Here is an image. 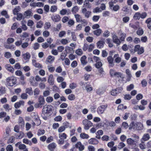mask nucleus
<instances>
[{
  "label": "nucleus",
  "mask_w": 151,
  "mask_h": 151,
  "mask_svg": "<svg viewBox=\"0 0 151 151\" xmlns=\"http://www.w3.org/2000/svg\"><path fill=\"white\" fill-rule=\"evenodd\" d=\"M29 82L31 85L33 86H36L38 85V83L35 80L34 77L33 76L30 77Z\"/></svg>",
  "instance_id": "obj_14"
},
{
  "label": "nucleus",
  "mask_w": 151,
  "mask_h": 151,
  "mask_svg": "<svg viewBox=\"0 0 151 151\" xmlns=\"http://www.w3.org/2000/svg\"><path fill=\"white\" fill-rule=\"evenodd\" d=\"M143 31L141 28H139L137 31L136 33L139 35L141 36L143 34Z\"/></svg>",
  "instance_id": "obj_51"
},
{
  "label": "nucleus",
  "mask_w": 151,
  "mask_h": 151,
  "mask_svg": "<svg viewBox=\"0 0 151 151\" xmlns=\"http://www.w3.org/2000/svg\"><path fill=\"white\" fill-rule=\"evenodd\" d=\"M32 64L36 68H42L43 67V66L41 64L37 62L36 60H32Z\"/></svg>",
  "instance_id": "obj_15"
},
{
  "label": "nucleus",
  "mask_w": 151,
  "mask_h": 151,
  "mask_svg": "<svg viewBox=\"0 0 151 151\" xmlns=\"http://www.w3.org/2000/svg\"><path fill=\"white\" fill-rule=\"evenodd\" d=\"M83 125L84 128L86 130H88L90 127L93 125V123L87 119H84L83 121Z\"/></svg>",
  "instance_id": "obj_3"
},
{
  "label": "nucleus",
  "mask_w": 151,
  "mask_h": 151,
  "mask_svg": "<svg viewBox=\"0 0 151 151\" xmlns=\"http://www.w3.org/2000/svg\"><path fill=\"white\" fill-rule=\"evenodd\" d=\"M54 78L53 75L52 74L50 75L48 78V82L50 84L52 85L54 84Z\"/></svg>",
  "instance_id": "obj_19"
},
{
  "label": "nucleus",
  "mask_w": 151,
  "mask_h": 151,
  "mask_svg": "<svg viewBox=\"0 0 151 151\" xmlns=\"http://www.w3.org/2000/svg\"><path fill=\"white\" fill-rule=\"evenodd\" d=\"M16 78L13 76L8 77L6 79V85L8 86H12L16 84Z\"/></svg>",
  "instance_id": "obj_1"
},
{
  "label": "nucleus",
  "mask_w": 151,
  "mask_h": 151,
  "mask_svg": "<svg viewBox=\"0 0 151 151\" xmlns=\"http://www.w3.org/2000/svg\"><path fill=\"white\" fill-rule=\"evenodd\" d=\"M67 127L64 126H62L60 127L58 129V131L59 133L62 132L64 131L66 128H67Z\"/></svg>",
  "instance_id": "obj_49"
},
{
  "label": "nucleus",
  "mask_w": 151,
  "mask_h": 151,
  "mask_svg": "<svg viewBox=\"0 0 151 151\" xmlns=\"http://www.w3.org/2000/svg\"><path fill=\"white\" fill-rule=\"evenodd\" d=\"M75 17L76 22H80L81 19V16L78 14H76L75 15Z\"/></svg>",
  "instance_id": "obj_43"
},
{
  "label": "nucleus",
  "mask_w": 151,
  "mask_h": 151,
  "mask_svg": "<svg viewBox=\"0 0 151 151\" xmlns=\"http://www.w3.org/2000/svg\"><path fill=\"white\" fill-rule=\"evenodd\" d=\"M51 26V24L50 22H46L45 24L44 28L46 29H49Z\"/></svg>",
  "instance_id": "obj_55"
},
{
  "label": "nucleus",
  "mask_w": 151,
  "mask_h": 151,
  "mask_svg": "<svg viewBox=\"0 0 151 151\" xmlns=\"http://www.w3.org/2000/svg\"><path fill=\"white\" fill-rule=\"evenodd\" d=\"M33 118L35 120V121L37 122V123H36L37 126H38L40 124H41V121L39 118L38 115L37 113H33Z\"/></svg>",
  "instance_id": "obj_9"
},
{
  "label": "nucleus",
  "mask_w": 151,
  "mask_h": 151,
  "mask_svg": "<svg viewBox=\"0 0 151 151\" xmlns=\"http://www.w3.org/2000/svg\"><path fill=\"white\" fill-rule=\"evenodd\" d=\"M52 20L54 22H58L60 19V17L58 14H54L51 16Z\"/></svg>",
  "instance_id": "obj_10"
},
{
  "label": "nucleus",
  "mask_w": 151,
  "mask_h": 151,
  "mask_svg": "<svg viewBox=\"0 0 151 151\" xmlns=\"http://www.w3.org/2000/svg\"><path fill=\"white\" fill-rule=\"evenodd\" d=\"M25 92L27 93H28L30 95H32L33 94V92L31 88H27L25 90Z\"/></svg>",
  "instance_id": "obj_46"
},
{
  "label": "nucleus",
  "mask_w": 151,
  "mask_h": 151,
  "mask_svg": "<svg viewBox=\"0 0 151 151\" xmlns=\"http://www.w3.org/2000/svg\"><path fill=\"white\" fill-rule=\"evenodd\" d=\"M20 7L19 6H17L13 10V13L14 15L17 14L20 11Z\"/></svg>",
  "instance_id": "obj_34"
},
{
  "label": "nucleus",
  "mask_w": 151,
  "mask_h": 151,
  "mask_svg": "<svg viewBox=\"0 0 151 151\" xmlns=\"http://www.w3.org/2000/svg\"><path fill=\"white\" fill-rule=\"evenodd\" d=\"M70 41L66 39H63L60 40V42L63 45H66L68 44Z\"/></svg>",
  "instance_id": "obj_32"
},
{
  "label": "nucleus",
  "mask_w": 151,
  "mask_h": 151,
  "mask_svg": "<svg viewBox=\"0 0 151 151\" xmlns=\"http://www.w3.org/2000/svg\"><path fill=\"white\" fill-rule=\"evenodd\" d=\"M136 122H132L130 124L129 126V129L131 130L132 129L134 130H136Z\"/></svg>",
  "instance_id": "obj_21"
},
{
  "label": "nucleus",
  "mask_w": 151,
  "mask_h": 151,
  "mask_svg": "<svg viewBox=\"0 0 151 151\" xmlns=\"http://www.w3.org/2000/svg\"><path fill=\"white\" fill-rule=\"evenodd\" d=\"M59 137L60 139L64 140L66 138L67 135L65 133H60L59 134Z\"/></svg>",
  "instance_id": "obj_38"
},
{
  "label": "nucleus",
  "mask_w": 151,
  "mask_h": 151,
  "mask_svg": "<svg viewBox=\"0 0 151 151\" xmlns=\"http://www.w3.org/2000/svg\"><path fill=\"white\" fill-rule=\"evenodd\" d=\"M56 147V144L52 142L48 146V148L50 151H53Z\"/></svg>",
  "instance_id": "obj_18"
},
{
  "label": "nucleus",
  "mask_w": 151,
  "mask_h": 151,
  "mask_svg": "<svg viewBox=\"0 0 151 151\" xmlns=\"http://www.w3.org/2000/svg\"><path fill=\"white\" fill-rule=\"evenodd\" d=\"M80 136L82 139H88L89 137V135L85 133H82L81 134Z\"/></svg>",
  "instance_id": "obj_40"
},
{
  "label": "nucleus",
  "mask_w": 151,
  "mask_h": 151,
  "mask_svg": "<svg viewBox=\"0 0 151 151\" xmlns=\"http://www.w3.org/2000/svg\"><path fill=\"white\" fill-rule=\"evenodd\" d=\"M55 60V57L52 55L49 56L46 58V61L49 63H52Z\"/></svg>",
  "instance_id": "obj_23"
},
{
  "label": "nucleus",
  "mask_w": 151,
  "mask_h": 151,
  "mask_svg": "<svg viewBox=\"0 0 151 151\" xmlns=\"http://www.w3.org/2000/svg\"><path fill=\"white\" fill-rule=\"evenodd\" d=\"M71 37L73 40L74 41H76L77 40V38L75 35V33L74 32H71Z\"/></svg>",
  "instance_id": "obj_61"
},
{
  "label": "nucleus",
  "mask_w": 151,
  "mask_h": 151,
  "mask_svg": "<svg viewBox=\"0 0 151 151\" xmlns=\"http://www.w3.org/2000/svg\"><path fill=\"white\" fill-rule=\"evenodd\" d=\"M40 92V91L38 88H36L34 90V94L35 96H37V95H39Z\"/></svg>",
  "instance_id": "obj_45"
},
{
  "label": "nucleus",
  "mask_w": 151,
  "mask_h": 151,
  "mask_svg": "<svg viewBox=\"0 0 151 151\" xmlns=\"http://www.w3.org/2000/svg\"><path fill=\"white\" fill-rule=\"evenodd\" d=\"M116 72L113 69H111L110 71V74L111 77H114L115 74Z\"/></svg>",
  "instance_id": "obj_57"
},
{
  "label": "nucleus",
  "mask_w": 151,
  "mask_h": 151,
  "mask_svg": "<svg viewBox=\"0 0 151 151\" xmlns=\"http://www.w3.org/2000/svg\"><path fill=\"white\" fill-rule=\"evenodd\" d=\"M66 34V32L65 31H63L60 32L58 35L60 37H64Z\"/></svg>",
  "instance_id": "obj_63"
},
{
  "label": "nucleus",
  "mask_w": 151,
  "mask_h": 151,
  "mask_svg": "<svg viewBox=\"0 0 151 151\" xmlns=\"http://www.w3.org/2000/svg\"><path fill=\"white\" fill-rule=\"evenodd\" d=\"M39 103L38 104V106L40 107L44 104L45 100L42 97L40 96L39 98Z\"/></svg>",
  "instance_id": "obj_25"
},
{
  "label": "nucleus",
  "mask_w": 151,
  "mask_h": 151,
  "mask_svg": "<svg viewBox=\"0 0 151 151\" xmlns=\"http://www.w3.org/2000/svg\"><path fill=\"white\" fill-rule=\"evenodd\" d=\"M22 56L24 59L25 60H29L31 56L30 54L28 52L23 54Z\"/></svg>",
  "instance_id": "obj_27"
},
{
  "label": "nucleus",
  "mask_w": 151,
  "mask_h": 151,
  "mask_svg": "<svg viewBox=\"0 0 151 151\" xmlns=\"http://www.w3.org/2000/svg\"><path fill=\"white\" fill-rule=\"evenodd\" d=\"M85 88L86 91L88 92H90L93 90L92 87L89 84L87 85L86 86Z\"/></svg>",
  "instance_id": "obj_47"
},
{
  "label": "nucleus",
  "mask_w": 151,
  "mask_h": 151,
  "mask_svg": "<svg viewBox=\"0 0 151 151\" xmlns=\"http://www.w3.org/2000/svg\"><path fill=\"white\" fill-rule=\"evenodd\" d=\"M117 2V0H111V1L109 3V6L110 9L115 12L118 11L120 8L118 5H114L113 4L116 3Z\"/></svg>",
  "instance_id": "obj_2"
},
{
  "label": "nucleus",
  "mask_w": 151,
  "mask_h": 151,
  "mask_svg": "<svg viewBox=\"0 0 151 151\" xmlns=\"http://www.w3.org/2000/svg\"><path fill=\"white\" fill-rule=\"evenodd\" d=\"M97 94L100 95L102 94L104 92V91L102 88H99L96 91Z\"/></svg>",
  "instance_id": "obj_50"
},
{
  "label": "nucleus",
  "mask_w": 151,
  "mask_h": 151,
  "mask_svg": "<svg viewBox=\"0 0 151 151\" xmlns=\"http://www.w3.org/2000/svg\"><path fill=\"white\" fill-rule=\"evenodd\" d=\"M32 13L31 11L28 10L24 12V15L25 17L27 18H28L30 17V16L32 15Z\"/></svg>",
  "instance_id": "obj_26"
},
{
  "label": "nucleus",
  "mask_w": 151,
  "mask_h": 151,
  "mask_svg": "<svg viewBox=\"0 0 151 151\" xmlns=\"http://www.w3.org/2000/svg\"><path fill=\"white\" fill-rule=\"evenodd\" d=\"M135 142L134 140L131 138H129L127 139V142L128 144L131 146H136V144L135 143Z\"/></svg>",
  "instance_id": "obj_16"
},
{
  "label": "nucleus",
  "mask_w": 151,
  "mask_h": 151,
  "mask_svg": "<svg viewBox=\"0 0 151 151\" xmlns=\"http://www.w3.org/2000/svg\"><path fill=\"white\" fill-rule=\"evenodd\" d=\"M112 38L114 42L117 45H120L121 43V41L115 34L112 35Z\"/></svg>",
  "instance_id": "obj_6"
},
{
  "label": "nucleus",
  "mask_w": 151,
  "mask_h": 151,
  "mask_svg": "<svg viewBox=\"0 0 151 151\" xmlns=\"http://www.w3.org/2000/svg\"><path fill=\"white\" fill-rule=\"evenodd\" d=\"M134 18L136 20H139L140 18V13L137 12L135 14L134 16Z\"/></svg>",
  "instance_id": "obj_42"
},
{
  "label": "nucleus",
  "mask_w": 151,
  "mask_h": 151,
  "mask_svg": "<svg viewBox=\"0 0 151 151\" xmlns=\"http://www.w3.org/2000/svg\"><path fill=\"white\" fill-rule=\"evenodd\" d=\"M44 4L41 2H39L35 3L33 2H32L30 4V6L33 7H40L43 6Z\"/></svg>",
  "instance_id": "obj_11"
},
{
  "label": "nucleus",
  "mask_w": 151,
  "mask_h": 151,
  "mask_svg": "<svg viewBox=\"0 0 151 151\" xmlns=\"http://www.w3.org/2000/svg\"><path fill=\"white\" fill-rule=\"evenodd\" d=\"M136 130H140L143 129L144 127L143 124L140 122H136Z\"/></svg>",
  "instance_id": "obj_20"
},
{
  "label": "nucleus",
  "mask_w": 151,
  "mask_h": 151,
  "mask_svg": "<svg viewBox=\"0 0 151 151\" xmlns=\"http://www.w3.org/2000/svg\"><path fill=\"white\" fill-rule=\"evenodd\" d=\"M52 107L51 105H45L42 109V112L44 114L50 113L52 111Z\"/></svg>",
  "instance_id": "obj_5"
},
{
  "label": "nucleus",
  "mask_w": 151,
  "mask_h": 151,
  "mask_svg": "<svg viewBox=\"0 0 151 151\" xmlns=\"http://www.w3.org/2000/svg\"><path fill=\"white\" fill-rule=\"evenodd\" d=\"M57 7L55 5L52 6L50 8V11L51 12L53 13L56 12L57 10Z\"/></svg>",
  "instance_id": "obj_41"
},
{
  "label": "nucleus",
  "mask_w": 151,
  "mask_h": 151,
  "mask_svg": "<svg viewBox=\"0 0 151 151\" xmlns=\"http://www.w3.org/2000/svg\"><path fill=\"white\" fill-rule=\"evenodd\" d=\"M45 132V131L44 130L42 129H39L38 131L37 134L39 136L43 134Z\"/></svg>",
  "instance_id": "obj_53"
},
{
  "label": "nucleus",
  "mask_w": 151,
  "mask_h": 151,
  "mask_svg": "<svg viewBox=\"0 0 151 151\" xmlns=\"http://www.w3.org/2000/svg\"><path fill=\"white\" fill-rule=\"evenodd\" d=\"M3 107L6 111H9V110L11 109V107L7 104H6L4 105L3 106Z\"/></svg>",
  "instance_id": "obj_54"
},
{
  "label": "nucleus",
  "mask_w": 151,
  "mask_h": 151,
  "mask_svg": "<svg viewBox=\"0 0 151 151\" xmlns=\"http://www.w3.org/2000/svg\"><path fill=\"white\" fill-rule=\"evenodd\" d=\"M145 23L147 24L148 28L151 29V18H148L145 21Z\"/></svg>",
  "instance_id": "obj_29"
},
{
  "label": "nucleus",
  "mask_w": 151,
  "mask_h": 151,
  "mask_svg": "<svg viewBox=\"0 0 151 151\" xmlns=\"http://www.w3.org/2000/svg\"><path fill=\"white\" fill-rule=\"evenodd\" d=\"M104 42L101 41H99L96 43L97 47L99 48H101L103 47Z\"/></svg>",
  "instance_id": "obj_30"
},
{
  "label": "nucleus",
  "mask_w": 151,
  "mask_h": 151,
  "mask_svg": "<svg viewBox=\"0 0 151 151\" xmlns=\"http://www.w3.org/2000/svg\"><path fill=\"white\" fill-rule=\"evenodd\" d=\"M24 104V102L23 101H20L15 103L14 106L15 108L17 109L20 107L21 105L23 106Z\"/></svg>",
  "instance_id": "obj_24"
},
{
  "label": "nucleus",
  "mask_w": 151,
  "mask_h": 151,
  "mask_svg": "<svg viewBox=\"0 0 151 151\" xmlns=\"http://www.w3.org/2000/svg\"><path fill=\"white\" fill-rule=\"evenodd\" d=\"M127 107L126 106H124L123 104H120L118 107V109L120 110L126 109Z\"/></svg>",
  "instance_id": "obj_58"
},
{
  "label": "nucleus",
  "mask_w": 151,
  "mask_h": 151,
  "mask_svg": "<svg viewBox=\"0 0 151 151\" xmlns=\"http://www.w3.org/2000/svg\"><path fill=\"white\" fill-rule=\"evenodd\" d=\"M132 137L134 138V139L135 142H137L139 139V137L135 134H133L132 135Z\"/></svg>",
  "instance_id": "obj_48"
},
{
  "label": "nucleus",
  "mask_w": 151,
  "mask_h": 151,
  "mask_svg": "<svg viewBox=\"0 0 151 151\" xmlns=\"http://www.w3.org/2000/svg\"><path fill=\"white\" fill-rule=\"evenodd\" d=\"M107 60L109 63L108 66L109 67H112L114 65V59L111 56H109L107 58Z\"/></svg>",
  "instance_id": "obj_7"
},
{
  "label": "nucleus",
  "mask_w": 151,
  "mask_h": 151,
  "mask_svg": "<svg viewBox=\"0 0 151 151\" xmlns=\"http://www.w3.org/2000/svg\"><path fill=\"white\" fill-rule=\"evenodd\" d=\"M83 5L85 6V7L87 9H90L92 7V5L88 2L85 1H84Z\"/></svg>",
  "instance_id": "obj_36"
},
{
  "label": "nucleus",
  "mask_w": 151,
  "mask_h": 151,
  "mask_svg": "<svg viewBox=\"0 0 151 151\" xmlns=\"http://www.w3.org/2000/svg\"><path fill=\"white\" fill-rule=\"evenodd\" d=\"M43 23L41 21H40L38 22L36 25V27L37 28H41L43 25Z\"/></svg>",
  "instance_id": "obj_52"
},
{
  "label": "nucleus",
  "mask_w": 151,
  "mask_h": 151,
  "mask_svg": "<svg viewBox=\"0 0 151 151\" xmlns=\"http://www.w3.org/2000/svg\"><path fill=\"white\" fill-rule=\"evenodd\" d=\"M86 57L84 55L82 56L81 59V61L82 64L85 65L87 63L86 61Z\"/></svg>",
  "instance_id": "obj_31"
},
{
  "label": "nucleus",
  "mask_w": 151,
  "mask_h": 151,
  "mask_svg": "<svg viewBox=\"0 0 151 151\" xmlns=\"http://www.w3.org/2000/svg\"><path fill=\"white\" fill-rule=\"evenodd\" d=\"M125 146V145L123 142H121L118 145V148L119 149H121L122 148L124 147Z\"/></svg>",
  "instance_id": "obj_64"
},
{
  "label": "nucleus",
  "mask_w": 151,
  "mask_h": 151,
  "mask_svg": "<svg viewBox=\"0 0 151 151\" xmlns=\"http://www.w3.org/2000/svg\"><path fill=\"white\" fill-rule=\"evenodd\" d=\"M75 146L76 148L78 149L79 151H82L85 148L84 146L80 142H78L76 144Z\"/></svg>",
  "instance_id": "obj_12"
},
{
  "label": "nucleus",
  "mask_w": 151,
  "mask_h": 151,
  "mask_svg": "<svg viewBox=\"0 0 151 151\" xmlns=\"http://www.w3.org/2000/svg\"><path fill=\"white\" fill-rule=\"evenodd\" d=\"M1 14L5 16L6 18H9V16L7 14V12L6 11H2L1 13Z\"/></svg>",
  "instance_id": "obj_59"
},
{
  "label": "nucleus",
  "mask_w": 151,
  "mask_h": 151,
  "mask_svg": "<svg viewBox=\"0 0 151 151\" xmlns=\"http://www.w3.org/2000/svg\"><path fill=\"white\" fill-rule=\"evenodd\" d=\"M114 77H117V78L120 77L122 78H124V77L123 75L120 72H116Z\"/></svg>",
  "instance_id": "obj_39"
},
{
  "label": "nucleus",
  "mask_w": 151,
  "mask_h": 151,
  "mask_svg": "<svg viewBox=\"0 0 151 151\" xmlns=\"http://www.w3.org/2000/svg\"><path fill=\"white\" fill-rule=\"evenodd\" d=\"M120 39L121 41H124L126 37V34L122 32L119 33Z\"/></svg>",
  "instance_id": "obj_33"
},
{
  "label": "nucleus",
  "mask_w": 151,
  "mask_h": 151,
  "mask_svg": "<svg viewBox=\"0 0 151 151\" xmlns=\"http://www.w3.org/2000/svg\"><path fill=\"white\" fill-rule=\"evenodd\" d=\"M6 92V88L4 86H1L0 87V96L4 94Z\"/></svg>",
  "instance_id": "obj_37"
},
{
  "label": "nucleus",
  "mask_w": 151,
  "mask_h": 151,
  "mask_svg": "<svg viewBox=\"0 0 151 151\" xmlns=\"http://www.w3.org/2000/svg\"><path fill=\"white\" fill-rule=\"evenodd\" d=\"M134 51L137 52L138 54H141L144 52V49L142 47H140L139 45H137L135 46L134 48Z\"/></svg>",
  "instance_id": "obj_4"
},
{
  "label": "nucleus",
  "mask_w": 151,
  "mask_h": 151,
  "mask_svg": "<svg viewBox=\"0 0 151 151\" xmlns=\"http://www.w3.org/2000/svg\"><path fill=\"white\" fill-rule=\"evenodd\" d=\"M130 26L134 29H137L138 27V24L137 23H135L134 24H130Z\"/></svg>",
  "instance_id": "obj_44"
},
{
  "label": "nucleus",
  "mask_w": 151,
  "mask_h": 151,
  "mask_svg": "<svg viewBox=\"0 0 151 151\" xmlns=\"http://www.w3.org/2000/svg\"><path fill=\"white\" fill-rule=\"evenodd\" d=\"M102 32V30L100 29H99L95 30H94L93 32V34L94 35H96L97 36H99L100 35V34Z\"/></svg>",
  "instance_id": "obj_35"
},
{
  "label": "nucleus",
  "mask_w": 151,
  "mask_h": 151,
  "mask_svg": "<svg viewBox=\"0 0 151 151\" xmlns=\"http://www.w3.org/2000/svg\"><path fill=\"white\" fill-rule=\"evenodd\" d=\"M107 108V105H101L99 106L97 109V112L99 114H102L104 113Z\"/></svg>",
  "instance_id": "obj_8"
},
{
  "label": "nucleus",
  "mask_w": 151,
  "mask_h": 151,
  "mask_svg": "<svg viewBox=\"0 0 151 151\" xmlns=\"http://www.w3.org/2000/svg\"><path fill=\"white\" fill-rule=\"evenodd\" d=\"M150 137L149 134H145L142 136V137L141 139V141L142 142V140L144 141H147L149 140Z\"/></svg>",
  "instance_id": "obj_17"
},
{
  "label": "nucleus",
  "mask_w": 151,
  "mask_h": 151,
  "mask_svg": "<svg viewBox=\"0 0 151 151\" xmlns=\"http://www.w3.org/2000/svg\"><path fill=\"white\" fill-rule=\"evenodd\" d=\"M5 68L8 71L13 73H14V68L10 64H6L5 66Z\"/></svg>",
  "instance_id": "obj_13"
},
{
  "label": "nucleus",
  "mask_w": 151,
  "mask_h": 151,
  "mask_svg": "<svg viewBox=\"0 0 151 151\" xmlns=\"http://www.w3.org/2000/svg\"><path fill=\"white\" fill-rule=\"evenodd\" d=\"M103 132L102 130H98L96 133V138L98 139H100L101 138V136L103 134Z\"/></svg>",
  "instance_id": "obj_28"
},
{
  "label": "nucleus",
  "mask_w": 151,
  "mask_h": 151,
  "mask_svg": "<svg viewBox=\"0 0 151 151\" xmlns=\"http://www.w3.org/2000/svg\"><path fill=\"white\" fill-rule=\"evenodd\" d=\"M73 48L69 46H67L65 47V50L67 53H70V51L73 50Z\"/></svg>",
  "instance_id": "obj_56"
},
{
  "label": "nucleus",
  "mask_w": 151,
  "mask_h": 151,
  "mask_svg": "<svg viewBox=\"0 0 151 151\" xmlns=\"http://www.w3.org/2000/svg\"><path fill=\"white\" fill-rule=\"evenodd\" d=\"M68 99L70 101L73 100L75 99V96L73 94H70L68 96Z\"/></svg>",
  "instance_id": "obj_60"
},
{
  "label": "nucleus",
  "mask_w": 151,
  "mask_h": 151,
  "mask_svg": "<svg viewBox=\"0 0 151 151\" xmlns=\"http://www.w3.org/2000/svg\"><path fill=\"white\" fill-rule=\"evenodd\" d=\"M83 25L81 24H78L76 27L75 30L76 31H80L81 30L82 28Z\"/></svg>",
  "instance_id": "obj_62"
},
{
  "label": "nucleus",
  "mask_w": 151,
  "mask_h": 151,
  "mask_svg": "<svg viewBox=\"0 0 151 151\" xmlns=\"http://www.w3.org/2000/svg\"><path fill=\"white\" fill-rule=\"evenodd\" d=\"M88 142L89 144L96 145L98 143V140L95 138H91L89 139Z\"/></svg>",
  "instance_id": "obj_22"
}]
</instances>
